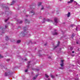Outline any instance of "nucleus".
<instances>
[{
    "instance_id": "nucleus-8",
    "label": "nucleus",
    "mask_w": 80,
    "mask_h": 80,
    "mask_svg": "<svg viewBox=\"0 0 80 80\" xmlns=\"http://www.w3.org/2000/svg\"><path fill=\"white\" fill-rule=\"evenodd\" d=\"M74 37H75V34H74V33H73L71 37V38L73 39V38Z\"/></svg>"
},
{
    "instance_id": "nucleus-28",
    "label": "nucleus",
    "mask_w": 80,
    "mask_h": 80,
    "mask_svg": "<svg viewBox=\"0 0 80 80\" xmlns=\"http://www.w3.org/2000/svg\"><path fill=\"white\" fill-rule=\"evenodd\" d=\"M73 50V48H72V47H71L70 50Z\"/></svg>"
},
{
    "instance_id": "nucleus-40",
    "label": "nucleus",
    "mask_w": 80,
    "mask_h": 80,
    "mask_svg": "<svg viewBox=\"0 0 80 80\" xmlns=\"http://www.w3.org/2000/svg\"><path fill=\"white\" fill-rule=\"evenodd\" d=\"M26 17H28V15H26Z\"/></svg>"
},
{
    "instance_id": "nucleus-37",
    "label": "nucleus",
    "mask_w": 80,
    "mask_h": 80,
    "mask_svg": "<svg viewBox=\"0 0 80 80\" xmlns=\"http://www.w3.org/2000/svg\"><path fill=\"white\" fill-rule=\"evenodd\" d=\"M74 51H72V53H74Z\"/></svg>"
},
{
    "instance_id": "nucleus-43",
    "label": "nucleus",
    "mask_w": 80,
    "mask_h": 80,
    "mask_svg": "<svg viewBox=\"0 0 80 80\" xmlns=\"http://www.w3.org/2000/svg\"><path fill=\"white\" fill-rule=\"evenodd\" d=\"M43 23H45V22H43Z\"/></svg>"
},
{
    "instance_id": "nucleus-22",
    "label": "nucleus",
    "mask_w": 80,
    "mask_h": 80,
    "mask_svg": "<svg viewBox=\"0 0 80 80\" xmlns=\"http://www.w3.org/2000/svg\"><path fill=\"white\" fill-rule=\"evenodd\" d=\"M74 79L75 80H78V78H75Z\"/></svg>"
},
{
    "instance_id": "nucleus-2",
    "label": "nucleus",
    "mask_w": 80,
    "mask_h": 80,
    "mask_svg": "<svg viewBox=\"0 0 80 80\" xmlns=\"http://www.w3.org/2000/svg\"><path fill=\"white\" fill-rule=\"evenodd\" d=\"M27 27L25 26L23 28V31L24 32L23 33V32H22V36H25V35H27V32H25L27 31Z\"/></svg>"
},
{
    "instance_id": "nucleus-20",
    "label": "nucleus",
    "mask_w": 80,
    "mask_h": 80,
    "mask_svg": "<svg viewBox=\"0 0 80 80\" xmlns=\"http://www.w3.org/2000/svg\"><path fill=\"white\" fill-rule=\"evenodd\" d=\"M51 77L52 78H55V76L53 75H51Z\"/></svg>"
},
{
    "instance_id": "nucleus-46",
    "label": "nucleus",
    "mask_w": 80,
    "mask_h": 80,
    "mask_svg": "<svg viewBox=\"0 0 80 80\" xmlns=\"http://www.w3.org/2000/svg\"><path fill=\"white\" fill-rule=\"evenodd\" d=\"M60 1H61V0H59Z\"/></svg>"
},
{
    "instance_id": "nucleus-19",
    "label": "nucleus",
    "mask_w": 80,
    "mask_h": 80,
    "mask_svg": "<svg viewBox=\"0 0 80 80\" xmlns=\"http://www.w3.org/2000/svg\"><path fill=\"white\" fill-rule=\"evenodd\" d=\"M20 42H21V41H20V40H19L17 41V43H20Z\"/></svg>"
},
{
    "instance_id": "nucleus-7",
    "label": "nucleus",
    "mask_w": 80,
    "mask_h": 80,
    "mask_svg": "<svg viewBox=\"0 0 80 80\" xmlns=\"http://www.w3.org/2000/svg\"><path fill=\"white\" fill-rule=\"evenodd\" d=\"M57 20H58V18H54V21L56 23H58V22H57Z\"/></svg>"
},
{
    "instance_id": "nucleus-1",
    "label": "nucleus",
    "mask_w": 80,
    "mask_h": 80,
    "mask_svg": "<svg viewBox=\"0 0 80 80\" xmlns=\"http://www.w3.org/2000/svg\"><path fill=\"white\" fill-rule=\"evenodd\" d=\"M64 60H61V63L60 64V65L61 67L62 68H60V69H62L63 70L64 69L63 67L64 66Z\"/></svg>"
},
{
    "instance_id": "nucleus-10",
    "label": "nucleus",
    "mask_w": 80,
    "mask_h": 80,
    "mask_svg": "<svg viewBox=\"0 0 80 80\" xmlns=\"http://www.w3.org/2000/svg\"><path fill=\"white\" fill-rule=\"evenodd\" d=\"M75 25L74 24L70 25V27H71V28H73V27H75Z\"/></svg>"
},
{
    "instance_id": "nucleus-42",
    "label": "nucleus",
    "mask_w": 80,
    "mask_h": 80,
    "mask_svg": "<svg viewBox=\"0 0 80 80\" xmlns=\"http://www.w3.org/2000/svg\"><path fill=\"white\" fill-rule=\"evenodd\" d=\"M3 28H2V30H3Z\"/></svg>"
},
{
    "instance_id": "nucleus-36",
    "label": "nucleus",
    "mask_w": 80,
    "mask_h": 80,
    "mask_svg": "<svg viewBox=\"0 0 80 80\" xmlns=\"http://www.w3.org/2000/svg\"><path fill=\"white\" fill-rule=\"evenodd\" d=\"M48 58H51V57H48Z\"/></svg>"
},
{
    "instance_id": "nucleus-25",
    "label": "nucleus",
    "mask_w": 80,
    "mask_h": 80,
    "mask_svg": "<svg viewBox=\"0 0 80 80\" xmlns=\"http://www.w3.org/2000/svg\"><path fill=\"white\" fill-rule=\"evenodd\" d=\"M23 23V21H21L19 22V23Z\"/></svg>"
},
{
    "instance_id": "nucleus-17",
    "label": "nucleus",
    "mask_w": 80,
    "mask_h": 80,
    "mask_svg": "<svg viewBox=\"0 0 80 80\" xmlns=\"http://www.w3.org/2000/svg\"><path fill=\"white\" fill-rule=\"evenodd\" d=\"M45 77H46V78H48V75L47 74H45Z\"/></svg>"
},
{
    "instance_id": "nucleus-47",
    "label": "nucleus",
    "mask_w": 80,
    "mask_h": 80,
    "mask_svg": "<svg viewBox=\"0 0 80 80\" xmlns=\"http://www.w3.org/2000/svg\"><path fill=\"white\" fill-rule=\"evenodd\" d=\"M31 43H32V42H31Z\"/></svg>"
},
{
    "instance_id": "nucleus-9",
    "label": "nucleus",
    "mask_w": 80,
    "mask_h": 80,
    "mask_svg": "<svg viewBox=\"0 0 80 80\" xmlns=\"http://www.w3.org/2000/svg\"><path fill=\"white\" fill-rule=\"evenodd\" d=\"M25 23H30V21H28V20H27V19H25Z\"/></svg>"
},
{
    "instance_id": "nucleus-44",
    "label": "nucleus",
    "mask_w": 80,
    "mask_h": 80,
    "mask_svg": "<svg viewBox=\"0 0 80 80\" xmlns=\"http://www.w3.org/2000/svg\"><path fill=\"white\" fill-rule=\"evenodd\" d=\"M45 20V18H44V20Z\"/></svg>"
},
{
    "instance_id": "nucleus-38",
    "label": "nucleus",
    "mask_w": 80,
    "mask_h": 80,
    "mask_svg": "<svg viewBox=\"0 0 80 80\" xmlns=\"http://www.w3.org/2000/svg\"><path fill=\"white\" fill-rule=\"evenodd\" d=\"M44 45L45 46L46 45H47V43H46L44 44Z\"/></svg>"
},
{
    "instance_id": "nucleus-6",
    "label": "nucleus",
    "mask_w": 80,
    "mask_h": 80,
    "mask_svg": "<svg viewBox=\"0 0 80 80\" xmlns=\"http://www.w3.org/2000/svg\"><path fill=\"white\" fill-rule=\"evenodd\" d=\"M60 44V42H58V45H57V46H55L54 47V49H55V48H57V47H58L59 46V45Z\"/></svg>"
},
{
    "instance_id": "nucleus-35",
    "label": "nucleus",
    "mask_w": 80,
    "mask_h": 80,
    "mask_svg": "<svg viewBox=\"0 0 80 80\" xmlns=\"http://www.w3.org/2000/svg\"><path fill=\"white\" fill-rule=\"evenodd\" d=\"M76 43H77V44H78V42H76Z\"/></svg>"
},
{
    "instance_id": "nucleus-27",
    "label": "nucleus",
    "mask_w": 80,
    "mask_h": 80,
    "mask_svg": "<svg viewBox=\"0 0 80 80\" xmlns=\"http://www.w3.org/2000/svg\"><path fill=\"white\" fill-rule=\"evenodd\" d=\"M7 27H8L7 25H5V28H7Z\"/></svg>"
},
{
    "instance_id": "nucleus-26",
    "label": "nucleus",
    "mask_w": 80,
    "mask_h": 80,
    "mask_svg": "<svg viewBox=\"0 0 80 80\" xmlns=\"http://www.w3.org/2000/svg\"><path fill=\"white\" fill-rule=\"evenodd\" d=\"M5 76H7V73L5 72Z\"/></svg>"
},
{
    "instance_id": "nucleus-14",
    "label": "nucleus",
    "mask_w": 80,
    "mask_h": 80,
    "mask_svg": "<svg viewBox=\"0 0 80 80\" xmlns=\"http://www.w3.org/2000/svg\"><path fill=\"white\" fill-rule=\"evenodd\" d=\"M58 34V33H57V32H54V33H52V35H57Z\"/></svg>"
},
{
    "instance_id": "nucleus-30",
    "label": "nucleus",
    "mask_w": 80,
    "mask_h": 80,
    "mask_svg": "<svg viewBox=\"0 0 80 80\" xmlns=\"http://www.w3.org/2000/svg\"><path fill=\"white\" fill-rule=\"evenodd\" d=\"M44 9V8H43V7H42L41 8V10H43V9Z\"/></svg>"
},
{
    "instance_id": "nucleus-33",
    "label": "nucleus",
    "mask_w": 80,
    "mask_h": 80,
    "mask_svg": "<svg viewBox=\"0 0 80 80\" xmlns=\"http://www.w3.org/2000/svg\"><path fill=\"white\" fill-rule=\"evenodd\" d=\"M61 50H62V48H59L60 51H61Z\"/></svg>"
},
{
    "instance_id": "nucleus-4",
    "label": "nucleus",
    "mask_w": 80,
    "mask_h": 80,
    "mask_svg": "<svg viewBox=\"0 0 80 80\" xmlns=\"http://www.w3.org/2000/svg\"><path fill=\"white\" fill-rule=\"evenodd\" d=\"M12 3L10 4V5H12L15 3V1H17V0H12Z\"/></svg>"
},
{
    "instance_id": "nucleus-3",
    "label": "nucleus",
    "mask_w": 80,
    "mask_h": 80,
    "mask_svg": "<svg viewBox=\"0 0 80 80\" xmlns=\"http://www.w3.org/2000/svg\"><path fill=\"white\" fill-rule=\"evenodd\" d=\"M30 15L31 16V17H32L33 15H35V12L33 11H31L29 13Z\"/></svg>"
},
{
    "instance_id": "nucleus-39",
    "label": "nucleus",
    "mask_w": 80,
    "mask_h": 80,
    "mask_svg": "<svg viewBox=\"0 0 80 80\" xmlns=\"http://www.w3.org/2000/svg\"><path fill=\"white\" fill-rule=\"evenodd\" d=\"M76 2V3H77V2L75 1V2Z\"/></svg>"
},
{
    "instance_id": "nucleus-21",
    "label": "nucleus",
    "mask_w": 80,
    "mask_h": 80,
    "mask_svg": "<svg viewBox=\"0 0 80 80\" xmlns=\"http://www.w3.org/2000/svg\"><path fill=\"white\" fill-rule=\"evenodd\" d=\"M3 58V56H2V55L1 54H0V58Z\"/></svg>"
},
{
    "instance_id": "nucleus-32",
    "label": "nucleus",
    "mask_w": 80,
    "mask_h": 80,
    "mask_svg": "<svg viewBox=\"0 0 80 80\" xmlns=\"http://www.w3.org/2000/svg\"><path fill=\"white\" fill-rule=\"evenodd\" d=\"M71 56L72 57H74V55H73V54H71Z\"/></svg>"
},
{
    "instance_id": "nucleus-45",
    "label": "nucleus",
    "mask_w": 80,
    "mask_h": 80,
    "mask_svg": "<svg viewBox=\"0 0 80 80\" xmlns=\"http://www.w3.org/2000/svg\"><path fill=\"white\" fill-rule=\"evenodd\" d=\"M56 76H57V75H56Z\"/></svg>"
},
{
    "instance_id": "nucleus-5",
    "label": "nucleus",
    "mask_w": 80,
    "mask_h": 80,
    "mask_svg": "<svg viewBox=\"0 0 80 80\" xmlns=\"http://www.w3.org/2000/svg\"><path fill=\"white\" fill-rule=\"evenodd\" d=\"M79 28H80V26L79 25H78V27H76V31H78V30H80Z\"/></svg>"
},
{
    "instance_id": "nucleus-15",
    "label": "nucleus",
    "mask_w": 80,
    "mask_h": 80,
    "mask_svg": "<svg viewBox=\"0 0 80 80\" xmlns=\"http://www.w3.org/2000/svg\"><path fill=\"white\" fill-rule=\"evenodd\" d=\"M42 3L40 2H38V6H40L41 5H42Z\"/></svg>"
},
{
    "instance_id": "nucleus-13",
    "label": "nucleus",
    "mask_w": 80,
    "mask_h": 80,
    "mask_svg": "<svg viewBox=\"0 0 80 80\" xmlns=\"http://www.w3.org/2000/svg\"><path fill=\"white\" fill-rule=\"evenodd\" d=\"M31 62V61H29L28 62V65L27 66V67L28 68H29V65L30 64V63Z\"/></svg>"
},
{
    "instance_id": "nucleus-23",
    "label": "nucleus",
    "mask_w": 80,
    "mask_h": 80,
    "mask_svg": "<svg viewBox=\"0 0 80 80\" xmlns=\"http://www.w3.org/2000/svg\"><path fill=\"white\" fill-rule=\"evenodd\" d=\"M8 19H9V18H8L7 19H6L5 20V22H7V21L8 20Z\"/></svg>"
},
{
    "instance_id": "nucleus-41",
    "label": "nucleus",
    "mask_w": 80,
    "mask_h": 80,
    "mask_svg": "<svg viewBox=\"0 0 80 80\" xmlns=\"http://www.w3.org/2000/svg\"><path fill=\"white\" fill-rule=\"evenodd\" d=\"M50 78L48 79V80H50Z\"/></svg>"
},
{
    "instance_id": "nucleus-11",
    "label": "nucleus",
    "mask_w": 80,
    "mask_h": 80,
    "mask_svg": "<svg viewBox=\"0 0 80 80\" xmlns=\"http://www.w3.org/2000/svg\"><path fill=\"white\" fill-rule=\"evenodd\" d=\"M66 15L67 16V17H69L70 16V12H69L68 14H67Z\"/></svg>"
},
{
    "instance_id": "nucleus-29",
    "label": "nucleus",
    "mask_w": 80,
    "mask_h": 80,
    "mask_svg": "<svg viewBox=\"0 0 80 80\" xmlns=\"http://www.w3.org/2000/svg\"><path fill=\"white\" fill-rule=\"evenodd\" d=\"M28 72V69H26L25 70V72Z\"/></svg>"
},
{
    "instance_id": "nucleus-12",
    "label": "nucleus",
    "mask_w": 80,
    "mask_h": 80,
    "mask_svg": "<svg viewBox=\"0 0 80 80\" xmlns=\"http://www.w3.org/2000/svg\"><path fill=\"white\" fill-rule=\"evenodd\" d=\"M38 77V75H36V76L34 77L33 78V80H35L36 78H37V77Z\"/></svg>"
},
{
    "instance_id": "nucleus-18",
    "label": "nucleus",
    "mask_w": 80,
    "mask_h": 80,
    "mask_svg": "<svg viewBox=\"0 0 80 80\" xmlns=\"http://www.w3.org/2000/svg\"><path fill=\"white\" fill-rule=\"evenodd\" d=\"M47 22H52V21L51 20H50V19H48L47 20Z\"/></svg>"
},
{
    "instance_id": "nucleus-34",
    "label": "nucleus",
    "mask_w": 80,
    "mask_h": 80,
    "mask_svg": "<svg viewBox=\"0 0 80 80\" xmlns=\"http://www.w3.org/2000/svg\"><path fill=\"white\" fill-rule=\"evenodd\" d=\"M25 61H27V58H25Z\"/></svg>"
},
{
    "instance_id": "nucleus-16",
    "label": "nucleus",
    "mask_w": 80,
    "mask_h": 80,
    "mask_svg": "<svg viewBox=\"0 0 80 80\" xmlns=\"http://www.w3.org/2000/svg\"><path fill=\"white\" fill-rule=\"evenodd\" d=\"M6 40H8V36H6Z\"/></svg>"
},
{
    "instance_id": "nucleus-31",
    "label": "nucleus",
    "mask_w": 80,
    "mask_h": 80,
    "mask_svg": "<svg viewBox=\"0 0 80 80\" xmlns=\"http://www.w3.org/2000/svg\"><path fill=\"white\" fill-rule=\"evenodd\" d=\"M68 3H70V1H68Z\"/></svg>"
},
{
    "instance_id": "nucleus-24",
    "label": "nucleus",
    "mask_w": 80,
    "mask_h": 80,
    "mask_svg": "<svg viewBox=\"0 0 80 80\" xmlns=\"http://www.w3.org/2000/svg\"><path fill=\"white\" fill-rule=\"evenodd\" d=\"M73 1V0H70V3H72Z\"/></svg>"
}]
</instances>
